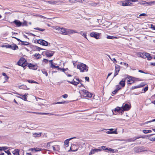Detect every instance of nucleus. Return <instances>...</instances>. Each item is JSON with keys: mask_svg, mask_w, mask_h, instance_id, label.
<instances>
[{"mask_svg": "<svg viewBox=\"0 0 155 155\" xmlns=\"http://www.w3.org/2000/svg\"><path fill=\"white\" fill-rule=\"evenodd\" d=\"M77 68L79 69L81 72H87L88 71V67L85 64L81 63L77 66Z\"/></svg>", "mask_w": 155, "mask_h": 155, "instance_id": "obj_1", "label": "nucleus"}, {"mask_svg": "<svg viewBox=\"0 0 155 155\" xmlns=\"http://www.w3.org/2000/svg\"><path fill=\"white\" fill-rule=\"evenodd\" d=\"M18 64L25 68L27 64L26 60L24 58H21L17 62Z\"/></svg>", "mask_w": 155, "mask_h": 155, "instance_id": "obj_2", "label": "nucleus"}, {"mask_svg": "<svg viewBox=\"0 0 155 155\" xmlns=\"http://www.w3.org/2000/svg\"><path fill=\"white\" fill-rule=\"evenodd\" d=\"M54 27V29L57 31L58 33L64 35H65V34H66V28H60L58 26Z\"/></svg>", "mask_w": 155, "mask_h": 155, "instance_id": "obj_3", "label": "nucleus"}, {"mask_svg": "<svg viewBox=\"0 0 155 155\" xmlns=\"http://www.w3.org/2000/svg\"><path fill=\"white\" fill-rule=\"evenodd\" d=\"M131 105L128 104L124 103L123 104L121 107L122 108V110H123V112H124V111H127L129 110L130 108Z\"/></svg>", "mask_w": 155, "mask_h": 155, "instance_id": "obj_4", "label": "nucleus"}, {"mask_svg": "<svg viewBox=\"0 0 155 155\" xmlns=\"http://www.w3.org/2000/svg\"><path fill=\"white\" fill-rule=\"evenodd\" d=\"M127 78H128L129 79L128 80V82H130V81H132V83H134L135 81H142V80L140 78H137L130 76H128L127 78H125V79H126Z\"/></svg>", "mask_w": 155, "mask_h": 155, "instance_id": "obj_5", "label": "nucleus"}, {"mask_svg": "<svg viewBox=\"0 0 155 155\" xmlns=\"http://www.w3.org/2000/svg\"><path fill=\"white\" fill-rule=\"evenodd\" d=\"M112 111L113 112V114H114V112H117L119 113H121V115H122L124 113L123 110H122V108L121 107H117L115 108L114 109V110H112Z\"/></svg>", "mask_w": 155, "mask_h": 155, "instance_id": "obj_6", "label": "nucleus"}, {"mask_svg": "<svg viewBox=\"0 0 155 155\" xmlns=\"http://www.w3.org/2000/svg\"><path fill=\"white\" fill-rule=\"evenodd\" d=\"M37 42L38 43L41 45L43 46H47L48 44V42L45 40L41 39L37 40Z\"/></svg>", "mask_w": 155, "mask_h": 155, "instance_id": "obj_7", "label": "nucleus"}, {"mask_svg": "<svg viewBox=\"0 0 155 155\" xmlns=\"http://www.w3.org/2000/svg\"><path fill=\"white\" fill-rule=\"evenodd\" d=\"M122 5L125 6L129 5H132L133 3L130 2L129 0H125L124 1L121 2Z\"/></svg>", "mask_w": 155, "mask_h": 155, "instance_id": "obj_8", "label": "nucleus"}, {"mask_svg": "<svg viewBox=\"0 0 155 155\" xmlns=\"http://www.w3.org/2000/svg\"><path fill=\"white\" fill-rule=\"evenodd\" d=\"M90 35L91 37L94 38L96 39L99 38L100 35L99 33L93 32L91 33Z\"/></svg>", "mask_w": 155, "mask_h": 155, "instance_id": "obj_9", "label": "nucleus"}, {"mask_svg": "<svg viewBox=\"0 0 155 155\" xmlns=\"http://www.w3.org/2000/svg\"><path fill=\"white\" fill-rule=\"evenodd\" d=\"M115 73L114 77H115L116 75H117L118 73V72H119L120 68V66L117 64H116L115 65Z\"/></svg>", "mask_w": 155, "mask_h": 155, "instance_id": "obj_10", "label": "nucleus"}, {"mask_svg": "<svg viewBox=\"0 0 155 155\" xmlns=\"http://www.w3.org/2000/svg\"><path fill=\"white\" fill-rule=\"evenodd\" d=\"M76 33H78V32L74 30L66 28V34H65V35H69L70 34Z\"/></svg>", "mask_w": 155, "mask_h": 155, "instance_id": "obj_11", "label": "nucleus"}, {"mask_svg": "<svg viewBox=\"0 0 155 155\" xmlns=\"http://www.w3.org/2000/svg\"><path fill=\"white\" fill-rule=\"evenodd\" d=\"M52 61V60H49V63L51 64L50 68L53 69L57 68L58 70H60V68L57 65H53Z\"/></svg>", "mask_w": 155, "mask_h": 155, "instance_id": "obj_12", "label": "nucleus"}, {"mask_svg": "<svg viewBox=\"0 0 155 155\" xmlns=\"http://www.w3.org/2000/svg\"><path fill=\"white\" fill-rule=\"evenodd\" d=\"M78 146L74 144H72L70 148V150H69V151L70 150L72 151H76L78 150Z\"/></svg>", "mask_w": 155, "mask_h": 155, "instance_id": "obj_13", "label": "nucleus"}, {"mask_svg": "<svg viewBox=\"0 0 155 155\" xmlns=\"http://www.w3.org/2000/svg\"><path fill=\"white\" fill-rule=\"evenodd\" d=\"M56 144L55 142L50 141L49 142V152L52 151V149Z\"/></svg>", "mask_w": 155, "mask_h": 155, "instance_id": "obj_14", "label": "nucleus"}, {"mask_svg": "<svg viewBox=\"0 0 155 155\" xmlns=\"http://www.w3.org/2000/svg\"><path fill=\"white\" fill-rule=\"evenodd\" d=\"M13 22L14 23L17 27H19L22 26V23L20 21L17 20H15Z\"/></svg>", "mask_w": 155, "mask_h": 155, "instance_id": "obj_15", "label": "nucleus"}, {"mask_svg": "<svg viewBox=\"0 0 155 155\" xmlns=\"http://www.w3.org/2000/svg\"><path fill=\"white\" fill-rule=\"evenodd\" d=\"M143 147H137L134 148V150L135 153H138L143 151Z\"/></svg>", "mask_w": 155, "mask_h": 155, "instance_id": "obj_16", "label": "nucleus"}, {"mask_svg": "<svg viewBox=\"0 0 155 155\" xmlns=\"http://www.w3.org/2000/svg\"><path fill=\"white\" fill-rule=\"evenodd\" d=\"M14 93L17 94H18L19 96H21L22 97H19V96H18L17 97L19 98H21V99H22V100L25 101H26L27 100V97H26L25 96V95H22V94H20L18 93H17V92H16V93Z\"/></svg>", "mask_w": 155, "mask_h": 155, "instance_id": "obj_17", "label": "nucleus"}, {"mask_svg": "<svg viewBox=\"0 0 155 155\" xmlns=\"http://www.w3.org/2000/svg\"><path fill=\"white\" fill-rule=\"evenodd\" d=\"M101 150V149H94L91 150L89 154H94L96 152H98Z\"/></svg>", "mask_w": 155, "mask_h": 155, "instance_id": "obj_18", "label": "nucleus"}, {"mask_svg": "<svg viewBox=\"0 0 155 155\" xmlns=\"http://www.w3.org/2000/svg\"><path fill=\"white\" fill-rule=\"evenodd\" d=\"M60 150V147L59 145H57L56 144H55V145L53 147L52 149V151L53 150L54 151H58Z\"/></svg>", "mask_w": 155, "mask_h": 155, "instance_id": "obj_19", "label": "nucleus"}, {"mask_svg": "<svg viewBox=\"0 0 155 155\" xmlns=\"http://www.w3.org/2000/svg\"><path fill=\"white\" fill-rule=\"evenodd\" d=\"M76 138V137H72V138H70L68 139H67L66 140H65L64 142L65 146L66 147H68L69 141L73 139Z\"/></svg>", "mask_w": 155, "mask_h": 155, "instance_id": "obj_20", "label": "nucleus"}, {"mask_svg": "<svg viewBox=\"0 0 155 155\" xmlns=\"http://www.w3.org/2000/svg\"><path fill=\"white\" fill-rule=\"evenodd\" d=\"M28 67L30 69L35 70L37 69V67L35 65L31 63H30L28 64Z\"/></svg>", "mask_w": 155, "mask_h": 155, "instance_id": "obj_21", "label": "nucleus"}, {"mask_svg": "<svg viewBox=\"0 0 155 155\" xmlns=\"http://www.w3.org/2000/svg\"><path fill=\"white\" fill-rule=\"evenodd\" d=\"M125 78L122 79L119 82V84L122 87H124L125 85Z\"/></svg>", "mask_w": 155, "mask_h": 155, "instance_id": "obj_22", "label": "nucleus"}, {"mask_svg": "<svg viewBox=\"0 0 155 155\" xmlns=\"http://www.w3.org/2000/svg\"><path fill=\"white\" fill-rule=\"evenodd\" d=\"M145 58H147L149 60H150L152 58V57L150 55V54L147 53H145Z\"/></svg>", "mask_w": 155, "mask_h": 155, "instance_id": "obj_23", "label": "nucleus"}, {"mask_svg": "<svg viewBox=\"0 0 155 155\" xmlns=\"http://www.w3.org/2000/svg\"><path fill=\"white\" fill-rule=\"evenodd\" d=\"M99 3H100L99 2L96 3L95 2H91L89 3V4L90 5L93 6H96L97 5H98Z\"/></svg>", "mask_w": 155, "mask_h": 155, "instance_id": "obj_24", "label": "nucleus"}, {"mask_svg": "<svg viewBox=\"0 0 155 155\" xmlns=\"http://www.w3.org/2000/svg\"><path fill=\"white\" fill-rule=\"evenodd\" d=\"M67 81L70 84H71L75 85H77L79 84V83L74 81V79L73 80L71 81Z\"/></svg>", "mask_w": 155, "mask_h": 155, "instance_id": "obj_25", "label": "nucleus"}, {"mask_svg": "<svg viewBox=\"0 0 155 155\" xmlns=\"http://www.w3.org/2000/svg\"><path fill=\"white\" fill-rule=\"evenodd\" d=\"M19 88L20 89H23L24 90H26L29 89V88H28V87H27L26 85H24L19 86Z\"/></svg>", "mask_w": 155, "mask_h": 155, "instance_id": "obj_26", "label": "nucleus"}, {"mask_svg": "<svg viewBox=\"0 0 155 155\" xmlns=\"http://www.w3.org/2000/svg\"><path fill=\"white\" fill-rule=\"evenodd\" d=\"M19 150L18 149L15 150L13 151V153L14 155H19Z\"/></svg>", "mask_w": 155, "mask_h": 155, "instance_id": "obj_27", "label": "nucleus"}, {"mask_svg": "<svg viewBox=\"0 0 155 155\" xmlns=\"http://www.w3.org/2000/svg\"><path fill=\"white\" fill-rule=\"evenodd\" d=\"M145 53H139L138 54V56L139 57H141L142 58H145Z\"/></svg>", "mask_w": 155, "mask_h": 155, "instance_id": "obj_28", "label": "nucleus"}, {"mask_svg": "<svg viewBox=\"0 0 155 155\" xmlns=\"http://www.w3.org/2000/svg\"><path fill=\"white\" fill-rule=\"evenodd\" d=\"M77 33L80 34L83 36L85 38L87 39L86 32L81 31L80 32H78Z\"/></svg>", "mask_w": 155, "mask_h": 155, "instance_id": "obj_29", "label": "nucleus"}, {"mask_svg": "<svg viewBox=\"0 0 155 155\" xmlns=\"http://www.w3.org/2000/svg\"><path fill=\"white\" fill-rule=\"evenodd\" d=\"M141 137H134V138H130L128 140V141L129 142L134 141L138 139ZM142 137L143 138V137Z\"/></svg>", "mask_w": 155, "mask_h": 155, "instance_id": "obj_30", "label": "nucleus"}, {"mask_svg": "<svg viewBox=\"0 0 155 155\" xmlns=\"http://www.w3.org/2000/svg\"><path fill=\"white\" fill-rule=\"evenodd\" d=\"M107 134H117V129H116L115 130L113 131L110 132V131H107L106 132Z\"/></svg>", "mask_w": 155, "mask_h": 155, "instance_id": "obj_31", "label": "nucleus"}, {"mask_svg": "<svg viewBox=\"0 0 155 155\" xmlns=\"http://www.w3.org/2000/svg\"><path fill=\"white\" fill-rule=\"evenodd\" d=\"M143 132L144 134H147L148 133H150L152 131H151V130H143Z\"/></svg>", "mask_w": 155, "mask_h": 155, "instance_id": "obj_32", "label": "nucleus"}, {"mask_svg": "<svg viewBox=\"0 0 155 155\" xmlns=\"http://www.w3.org/2000/svg\"><path fill=\"white\" fill-rule=\"evenodd\" d=\"M107 38L108 39H114L115 38H117V37H114L113 36L108 35L107 36Z\"/></svg>", "mask_w": 155, "mask_h": 155, "instance_id": "obj_33", "label": "nucleus"}, {"mask_svg": "<svg viewBox=\"0 0 155 155\" xmlns=\"http://www.w3.org/2000/svg\"><path fill=\"white\" fill-rule=\"evenodd\" d=\"M41 135V133H39L38 134L35 133L33 134V136L35 137H39Z\"/></svg>", "mask_w": 155, "mask_h": 155, "instance_id": "obj_34", "label": "nucleus"}, {"mask_svg": "<svg viewBox=\"0 0 155 155\" xmlns=\"http://www.w3.org/2000/svg\"><path fill=\"white\" fill-rule=\"evenodd\" d=\"M12 49L13 50H17L18 49V46L16 45L15 44H14L12 46Z\"/></svg>", "mask_w": 155, "mask_h": 155, "instance_id": "obj_35", "label": "nucleus"}, {"mask_svg": "<svg viewBox=\"0 0 155 155\" xmlns=\"http://www.w3.org/2000/svg\"><path fill=\"white\" fill-rule=\"evenodd\" d=\"M82 91L83 92V95L85 97H86V95H87V94L88 91H87L85 90H82Z\"/></svg>", "mask_w": 155, "mask_h": 155, "instance_id": "obj_36", "label": "nucleus"}, {"mask_svg": "<svg viewBox=\"0 0 155 155\" xmlns=\"http://www.w3.org/2000/svg\"><path fill=\"white\" fill-rule=\"evenodd\" d=\"M27 81L30 83H37V82L33 80H27Z\"/></svg>", "mask_w": 155, "mask_h": 155, "instance_id": "obj_37", "label": "nucleus"}, {"mask_svg": "<svg viewBox=\"0 0 155 155\" xmlns=\"http://www.w3.org/2000/svg\"><path fill=\"white\" fill-rule=\"evenodd\" d=\"M8 149V147H0V150H7Z\"/></svg>", "mask_w": 155, "mask_h": 155, "instance_id": "obj_38", "label": "nucleus"}, {"mask_svg": "<svg viewBox=\"0 0 155 155\" xmlns=\"http://www.w3.org/2000/svg\"><path fill=\"white\" fill-rule=\"evenodd\" d=\"M34 56L35 57H36L37 58L39 59V58H41V56L40 54H34Z\"/></svg>", "mask_w": 155, "mask_h": 155, "instance_id": "obj_39", "label": "nucleus"}, {"mask_svg": "<svg viewBox=\"0 0 155 155\" xmlns=\"http://www.w3.org/2000/svg\"><path fill=\"white\" fill-rule=\"evenodd\" d=\"M148 86L147 85L146 87L144 88H143V92H142L141 93H145L146 91H147L148 90Z\"/></svg>", "mask_w": 155, "mask_h": 155, "instance_id": "obj_40", "label": "nucleus"}, {"mask_svg": "<svg viewBox=\"0 0 155 155\" xmlns=\"http://www.w3.org/2000/svg\"><path fill=\"white\" fill-rule=\"evenodd\" d=\"M34 113L38 115H42L43 114L48 115V113H35L34 112Z\"/></svg>", "mask_w": 155, "mask_h": 155, "instance_id": "obj_41", "label": "nucleus"}, {"mask_svg": "<svg viewBox=\"0 0 155 155\" xmlns=\"http://www.w3.org/2000/svg\"><path fill=\"white\" fill-rule=\"evenodd\" d=\"M56 1H53V0H51L49 1V4H56Z\"/></svg>", "mask_w": 155, "mask_h": 155, "instance_id": "obj_42", "label": "nucleus"}, {"mask_svg": "<svg viewBox=\"0 0 155 155\" xmlns=\"http://www.w3.org/2000/svg\"><path fill=\"white\" fill-rule=\"evenodd\" d=\"M42 73L45 74L46 76H47L48 75V74L47 71L45 69H43L42 70Z\"/></svg>", "mask_w": 155, "mask_h": 155, "instance_id": "obj_43", "label": "nucleus"}, {"mask_svg": "<svg viewBox=\"0 0 155 155\" xmlns=\"http://www.w3.org/2000/svg\"><path fill=\"white\" fill-rule=\"evenodd\" d=\"M35 29L40 31H45V29H44L41 28H34Z\"/></svg>", "mask_w": 155, "mask_h": 155, "instance_id": "obj_44", "label": "nucleus"}, {"mask_svg": "<svg viewBox=\"0 0 155 155\" xmlns=\"http://www.w3.org/2000/svg\"><path fill=\"white\" fill-rule=\"evenodd\" d=\"M92 94L88 91L87 94L86 96V97H92Z\"/></svg>", "mask_w": 155, "mask_h": 155, "instance_id": "obj_45", "label": "nucleus"}, {"mask_svg": "<svg viewBox=\"0 0 155 155\" xmlns=\"http://www.w3.org/2000/svg\"><path fill=\"white\" fill-rule=\"evenodd\" d=\"M101 148L102 149L104 150H108V148H107L106 146H102L101 147Z\"/></svg>", "mask_w": 155, "mask_h": 155, "instance_id": "obj_46", "label": "nucleus"}, {"mask_svg": "<svg viewBox=\"0 0 155 155\" xmlns=\"http://www.w3.org/2000/svg\"><path fill=\"white\" fill-rule=\"evenodd\" d=\"M153 121H155V119H153L152 120H150L149 121L146 122L145 123H143V125L145 124H147L148 123H150V122H153Z\"/></svg>", "mask_w": 155, "mask_h": 155, "instance_id": "obj_47", "label": "nucleus"}, {"mask_svg": "<svg viewBox=\"0 0 155 155\" xmlns=\"http://www.w3.org/2000/svg\"><path fill=\"white\" fill-rule=\"evenodd\" d=\"M54 52L52 51H49V57H51L54 54Z\"/></svg>", "mask_w": 155, "mask_h": 155, "instance_id": "obj_48", "label": "nucleus"}, {"mask_svg": "<svg viewBox=\"0 0 155 155\" xmlns=\"http://www.w3.org/2000/svg\"><path fill=\"white\" fill-rule=\"evenodd\" d=\"M140 88V86H139V85H138L137 86L132 87L130 89L131 90H134L135 89H136V88Z\"/></svg>", "mask_w": 155, "mask_h": 155, "instance_id": "obj_49", "label": "nucleus"}, {"mask_svg": "<svg viewBox=\"0 0 155 155\" xmlns=\"http://www.w3.org/2000/svg\"><path fill=\"white\" fill-rule=\"evenodd\" d=\"M34 48L35 50H37L38 51L42 49V48L38 46H35V47Z\"/></svg>", "mask_w": 155, "mask_h": 155, "instance_id": "obj_50", "label": "nucleus"}, {"mask_svg": "<svg viewBox=\"0 0 155 155\" xmlns=\"http://www.w3.org/2000/svg\"><path fill=\"white\" fill-rule=\"evenodd\" d=\"M1 47L2 48H8V47H10V46L9 45V44L7 45H3L1 46Z\"/></svg>", "mask_w": 155, "mask_h": 155, "instance_id": "obj_51", "label": "nucleus"}, {"mask_svg": "<svg viewBox=\"0 0 155 155\" xmlns=\"http://www.w3.org/2000/svg\"><path fill=\"white\" fill-rule=\"evenodd\" d=\"M145 85V84L144 82H142L139 85V86H140V88L144 86Z\"/></svg>", "mask_w": 155, "mask_h": 155, "instance_id": "obj_52", "label": "nucleus"}, {"mask_svg": "<svg viewBox=\"0 0 155 155\" xmlns=\"http://www.w3.org/2000/svg\"><path fill=\"white\" fill-rule=\"evenodd\" d=\"M22 23V26H23L24 25L26 26H28L27 22L26 21H24Z\"/></svg>", "mask_w": 155, "mask_h": 155, "instance_id": "obj_53", "label": "nucleus"}, {"mask_svg": "<svg viewBox=\"0 0 155 155\" xmlns=\"http://www.w3.org/2000/svg\"><path fill=\"white\" fill-rule=\"evenodd\" d=\"M68 69V68H66V69H64V68H60V69L59 71H62L63 72L65 73V72Z\"/></svg>", "mask_w": 155, "mask_h": 155, "instance_id": "obj_54", "label": "nucleus"}, {"mask_svg": "<svg viewBox=\"0 0 155 155\" xmlns=\"http://www.w3.org/2000/svg\"><path fill=\"white\" fill-rule=\"evenodd\" d=\"M26 43H27L25 44V43H22L21 44V45H30L29 43L27 42H26Z\"/></svg>", "mask_w": 155, "mask_h": 155, "instance_id": "obj_55", "label": "nucleus"}, {"mask_svg": "<svg viewBox=\"0 0 155 155\" xmlns=\"http://www.w3.org/2000/svg\"><path fill=\"white\" fill-rule=\"evenodd\" d=\"M146 1H142L139 4L141 5H146Z\"/></svg>", "mask_w": 155, "mask_h": 155, "instance_id": "obj_56", "label": "nucleus"}, {"mask_svg": "<svg viewBox=\"0 0 155 155\" xmlns=\"http://www.w3.org/2000/svg\"><path fill=\"white\" fill-rule=\"evenodd\" d=\"M5 151L8 154V155H11V154L9 150H8L7 151Z\"/></svg>", "mask_w": 155, "mask_h": 155, "instance_id": "obj_57", "label": "nucleus"}, {"mask_svg": "<svg viewBox=\"0 0 155 155\" xmlns=\"http://www.w3.org/2000/svg\"><path fill=\"white\" fill-rule=\"evenodd\" d=\"M16 39L18 41H19L20 42H21V43H24V42H27V41H22L20 40L18 38H16Z\"/></svg>", "mask_w": 155, "mask_h": 155, "instance_id": "obj_58", "label": "nucleus"}, {"mask_svg": "<svg viewBox=\"0 0 155 155\" xmlns=\"http://www.w3.org/2000/svg\"><path fill=\"white\" fill-rule=\"evenodd\" d=\"M118 91L117 89H116L113 91L112 92V93L114 94H115Z\"/></svg>", "mask_w": 155, "mask_h": 155, "instance_id": "obj_59", "label": "nucleus"}, {"mask_svg": "<svg viewBox=\"0 0 155 155\" xmlns=\"http://www.w3.org/2000/svg\"><path fill=\"white\" fill-rule=\"evenodd\" d=\"M116 87L117 88L116 89H117L118 91L121 88V87H120V86L118 85H117Z\"/></svg>", "mask_w": 155, "mask_h": 155, "instance_id": "obj_60", "label": "nucleus"}, {"mask_svg": "<svg viewBox=\"0 0 155 155\" xmlns=\"http://www.w3.org/2000/svg\"><path fill=\"white\" fill-rule=\"evenodd\" d=\"M147 16V15L145 13H142L139 15V16Z\"/></svg>", "mask_w": 155, "mask_h": 155, "instance_id": "obj_61", "label": "nucleus"}, {"mask_svg": "<svg viewBox=\"0 0 155 155\" xmlns=\"http://www.w3.org/2000/svg\"><path fill=\"white\" fill-rule=\"evenodd\" d=\"M146 5H147V6H148V5L151 6L150 2H146Z\"/></svg>", "mask_w": 155, "mask_h": 155, "instance_id": "obj_62", "label": "nucleus"}, {"mask_svg": "<svg viewBox=\"0 0 155 155\" xmlns=\"http://www.w3.org/2000/svg\"><path fill=\"white\" fill-rule=\"evenodd\" d=\"M62 97H63L64 98H67L68 97V95L67 94H64V95H63L62 96Z\"/></svg>", "mask_w": 155, "mask_h": 155, "instance_id": "obj_63", "label": "nucleus"}, {"mask_svg": "<svg viewBox=\"0 0 155 155\" xmlns=\"http://www.w3.org/2000/svg\"><path fill=\"white\" fill-rule=\"evenodd\" d=\"M151 5H155V1H152L150 2Z\"/></svg>", "mask_w": 155, "mask_h": 155, "instance_id": "obj_64", "label": "nucleus"}]
</instances>
